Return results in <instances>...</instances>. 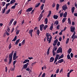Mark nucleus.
Wrapping results in <instances>:
<instances>
[{"mask_svg": "<svg viewBox=\"0 0 77 77\" xmlns=\"http://www.w3.org/2000/svg\"><path fill=\"white\" fill-rule=\"evenodd\" d=\"M46 37L47 38V41H49L48 43H50L52 40V36L49 34L47 32L46 34Z\"/></svg>", "mask_w": 77, "mask_h": 77, "instance_id": "1", "label": "nucleus"}, {"mask_svg": "<svg viewBox=\"0 0 77 77\" xmlns=\"http://www.w3.org/2000/svg\"><path fill=\"white\" fill-rule=\"evenodd\" d=\"M14 51H13L11 53L9 54V62L8 64H11V62H12V56H13V54L14 53Z\"/></svg>", "mask_w": 77, "mask_h": 77, "instance_id": "2", "label": "nucleus"}, {"mask_svg": "<svg viewBox=\"0 0 77 77\" xmlns=\"http://www.w3.org/2000/svg\"><path fill=\"white\" fill-rule=\"evenodd\" d=\"M17 56V51H15L13 55V60H16L18 58V56Z\"/></svg>", "mask_w": 77, "mask_h": 77, "instance_id": "3", "label": "nucleus"}, {"mask_svg": "<svg viewBox=\"0 0 77 77\" xmlns=\"http://www.w3.org/2000/svg\"><path fill=\"white\" fill-rule=\"evenodd\" d=\"M75 27H72L71 26L70 27V31L72 32H75Z\"/></svg>", "mask_w": 77, "mask_h": 77, "instance_id": "4", "label": "nucleus"}, {"mask_svg": "<svg viewBox=\"0 0 77 77\" xmlns=\"http://www.w3.org/2000/svg\"><path fill=\"white\" fill-rule=\"evenodd\" d=\"M57 53H62V49L61 48H59L58 50L57 51Z\"/></svg>", "mask_w": 77, "mask_h": 77, "instance_id": "5", "label": "nucleus"}, {"mask_svg": "<svg viewBox=\"0 0 77 77\" xmlns=\"http://www.w3.org/2000/svg\"><path fill=\"white\" fill-rule=\"evenodd\" d=\"M75 33H76L75 32L72 35V38L74 39L77 38V35H75Z\"/></svg>", "mask_w": 77, "mask_h": 77, "instance_id": "6", "label": "nucleus"}, {"mask_svg": "<svg viewBox=\"0 0 77 77\" xmlns=\"http://www.w3.org/2000/svg\"><path fill=\"white\" fill-rule=\"evenodd\" d=\"M62 9L63 10H64V11H65L66 9H68V7L66 5H63L62 7Z\"/></svg>", "mask_w": 77, "mask_h": 77, "instance_id": "7", "label": "nucleus"}, {"mask_svg": "<svg viewBox=\"0 0 77 77\" xmlns=\"http://www.w3.org/2000/svg\"><path fill=\"white\" fill-rule=\"evenodd\" d=\"M57 41H58V40L57 39H56L54 41V43H53V45H54V46H55V45L57 44Z\"/></svg>", "mask_w": 77, "mask_h": 77, "instance_id": "8", "label": "nucleus"}, {"mask_svg": "<svg viewBox=\"0 0 77 77\" xmlns=\"http://www.w3.org/2000/svg\"><path fill=\"white\" fill-rule=\"evenodd\" d=\"M33 30L32 29H30L29 30V34H30V36L31 37H32V33H33Z\"/></svg>", "mask_w": 77, "mask_h": 77, "instance_id": "9", "label": "nucleus"}, {"mask_svg": "<svg viewBox=\"0 0 77 77\" xmlns=\"http://www.w3.org/2000/svg\"><path fill=\"white\" fill-rule=\"evenodd\" d=\"M29 65V63H27L26 64H25L23 66V68H24L25 69H26L27 68V66H28V65Z\"/></svg>", "mask_w": 77, "mask_h": 77, "instance_id": "10", "label": "nucleus"}, {"mask_svg": "<svg viewBox=\"0 0 77 77\" xmlns=\"http://www.w3.org/2000/svg\"><path fill=\"white\" fill-rule=\"evenodd\" d=\"M32 9H33V8L32 7L29 8L26 10V11L30 12V11H32Z\"/></svg>", "mask_w": 77, "mask_h": 77, "instance_id": "11", "label": "nucleus"}, {"mask_svg": "<svg viewBox=\"0 0 77 77\" xmlns=\"http://www.w3.org/2000/svg\"><path fill=\"white\" fill-rule=\"evenodd\" d=\"M44 27V25L42 24L40 25V30L41 31H42V28Z\"/></svg>", "mask_w": 77, "mask_h": 77, "instance_id": "12", "label": "nucleus"}, {"mask_svg": "<svg viewBox=\"0 0 77 77\" xmlns=\"http://www.w3.org/2000/svg\"><path fill=\"white\" fill-rule=\"evenodd\" d=\"M72 51V49H71V48H69L67 51V53L68 54H69L71 53V52Z\"/></svg>", "mask_w": 77, "mask_h": 77, "instance_id": "13", "label": "nucleus"}, {"mask_svg": "<svg viewBox=\"0 0 77 77\" xmlns=\"http://www.w3.org/2000/svg\"><path fill=\"white\" fill-rule=\"evenodd\" d=\"M14 20V19H11V20L10 21V23L9 24V26H11V25L12 24V22H13V21Z\"/></svg>", "mask_w": 77, "mask_h": 77, "instance_id": "14", "label": "nucleus"}, {"mask_svg": "<svg viewBox=\"0 0 77 77\" xmlns=\"http://www.w3.org/2000/svg\"><path fill=\"white\" fill-rule=\"evenodd\" d=\"M54 57H51L50 59V62H53V61H54Z\"/></svg>", "mask_w": 77, "mask_h": 77, "instance_id": "15", "label": "nucleus"}, {"mask_svg": "<svg viewBox=\"0 0 77 77\" xmlns=\"http://www.w3.org/2000/svg\"><path fill=\"white\" fill-rule=\"evenodd\" d=\"M20 41V39H19L18 40H17L15 43V45H17V44H18V42H19Z\"/></svg>", "mask_w": 77, "mask_h": 77, "instance_id": "16", "label": "nucleus"}, {"mask_svg": "<svg viewBox=\"0 0 77 77\" xmlns=\"http://www.w3.org/2000/svg\"><path fill=\"white\" fill-rule=\"evenodd\" d=\"M53 17L54 19H57L58 18V16L55 15L53 16Z\"/></svg>", "mask_w": 77, "mask_h": 77, "instance_id": "17", "label": "nucleus"}, {"mask_svg": "<svg viewBox=\"0 0 77 77\" xmlns=\"http://www.w3.org/2000/svg\"><path fill=\"white\" fill-rule=\"evenodd\" d=\"M74 10H75V7H72V8L71 9V11L72 14L74 13Z\"/></svg>", "mask_w": 77, "mask_h": 77, "instance_id": "18", "label": "nucleus"}, {"mask_svg": "<svg viewBox=\"0 0 77 77\" xmlns=\"http://www.w3.org/2000/svg\"><path fill=\"white\" fill-rule=\"evenodd\" d=\"M50 48L49 47L48 50V51L47 52V55H48L49 54V53H50L49 51H50Z\"/></svg>", "mask_w": 77, "mask_h": 77, "instance_id": "19", "label": "nucleus"}, {"mask_svg": "<svg viewBox=\"0 0 77 77\" xmlns=\"http://www.w3.org/2000/svg\"><path fill=\"white\" fill-rule=\"evenodd\" d=\"M66 15H67V12H65L63 14V17H66Z\"/></svg>", "mask_w": 77, "mask_h": 77, "instance_id": "20", "label": "nucleus"}, {"mask_svg": "<svg viewBox=\"0 0 77 77\" xmlns=\"http://www.w3.org/2000/svg\"><path fill=\"white\" fill-rule=\"evenodd\" d=\"M39 5H40V3H38L36 4L35 7V8H38V7H39Z\"/></svg>", "mask_w": 77, "mask_h": 77, "instance_id": "21", "label": "nucleus"}, {"mask_svg": "<svg viewBox=\"0 0 77 77\" xmlns=\"http://www.w3.org/2000/svg\"><path fill=\"white\" fill-rule=\"evenodd\" d=\"M63 62V59H61L60 60H59V61H58V63H62V62Z\"/></svg>", "mask_w": 77, "mask_h": 77, "instance_id": "22", "label": "nucleus"}, {"mask_svg": "<svg viewBox=\"0 0 77 77\" xmlns=\"http://www.w3.org/2000/svg\"><path fill=\"white\" fill-rule=\"evenodd\" d=\"M67 59H70V60H71V58L70 57V55L69 54H68L67 55Z\"/></svg>", "mask_w": 77, "mask_h": 77, "instance_id": "23", "label": "nucleus"}, {"mask_svg": "<svg viewBox=\"0 0 77 77\" xmlns=\"http://www.w3.org/2000/svg\"><path fill=\"white\" fill-rule=\"evenodd\" d=\"M15 2V0H12L10 2V4H13Z\"/></svg>", "mask_w": 77, "mask_h": 77, "instance_id": "24", "label": "nucleus"}, {"mask_svg": "<svg viewBox=\"0 0 77 77\" xmlns=\"http://www.w3.org/2000/svg\"><path fill=\"white\" fill-rule=\"evenodd\" d=\"M68 23L69 24H71V19H70V18H69L68 20Z\"/></svg>", "mask_w": 77, "mask_h": 77, "instance_id": "25", "label": "nucleus"}, {"mask_svg": "<svg viewBox=\"0 0 77 77\" xmlns=\"http://www.w3.org/2000/svg\"><path fill=\"white\" fill-rule=\"evenodd\" d=\"M27 62H29V60H25L23 63H27Z\"/></svg>", "mask_w": 77, "mask_h": 77, "instance_id": "26", "label": "nucleus"}, {"mask_svg": "<svg viewBox=\"0 0 77 77\" xmlns=\"http://www.w3.org/2000/svg\"><path fill=\"white\" fill-rule=\"evenodd\" d=\"M59 8V5L58 4L57 5L56 10L57 11L58 10Z\"/></svg>", "mask_w": 77, "mask_h": 77, "instance_id": "27", "label": "nucleus"}, {"mask_svg": "<svg viewBox=\"0 0 77 77\" xmlns=\"http://www.w3.org/2000/svg\"><path fill=\"white\" fill-rule=\"evenodd\" d=\"M58 24H59V22L57 20L54 23V24H56V25H57Z\"/></svg>", "mask_w": 77, "mask_h": 77, "instance_id": "28", "label": "nucleus"}, {"mask_svg": "<svg viewBox=\"0 0 77 77\" xmlns=\"http://www.w3.org/2000/svg\"><path fill=\"white\" fill-rule=\"evenodd\" d=\"M63 54H62L58 58V59H61V58H63Z\"/></svg>", "mask_w": 77, "mask_h": 77, "instance_id": "29", "label": "nucleus"}, {"mask_svg": "<svg viewBox=\"0 0 77 77\" xmlns=\"http://www.w3.org/2000/svg\"><path fill=\"white\" fill-rule=\"evenodd\" d=\"M20 30H19L18 29H17L16 31V35H18V34H19V32H20Z\"/></svg>", "mask_w": 77, "mask_h": 77, "instance_id": "30", "label": "nucleus"}, {"mask_svg": "<svg viewBox=\"0 0 77 77\" xmlns=\"http://www.w3.org/2000/svg\"><path fill=\"white\" fill-rule=\"evenodd\" d=\"M26 40L24 39L23 40V42H22V45H24L25 44V41Z\"/></svg>", "mask_w": 77, "mask_h": 77, "instance_id": "31", "label": "nucleus"}, {"mask_svg": "<svg viewBox=\"0 0 77 77\" xmlns=\"http://www.w3.org/2000/svg\"><path fill=\"white\" fill-rule=\"evenodd\" d=\"M48 22V20L47 19V18H46L45 19V24H47Z\"/></svg>", "mask_w": 77, "mask_h": 77, "instance_id": "32", "label": "nucleus"}, {"mask_svg": "<svg viewBox=\"0 0 77 77\" xmlns=\"http://www.w3.org/2000/svg\"><path fill=\"white\" fill-rule=\"evenodd\" d=\"M55 50V51H56L57 50V46H54L53 49V50Z\"/></svg>", "mask_w": 77, "mask_h": 77, "instance_id": "33", "label": "nucleus"}, {"mask_svg": "<svg viewBox=\"0 0 77 77\" xmlns=\"http://www.w3.org/2000/svg\"><path fill=\"white\" fill-rule=\"evenodd\" d=\"M17 35H16L15 37L12 40V41H15L17 40Z\"/></svg>", "mask_w": 77, "mask_h": 77, "instance_id": "34", "label": "nucleus"}, {"mask_svg": "<svg viewBox=\"0 0 77 77\" xmlns=\"http://www.w3.org/2000/svg\"><path fill=\"white\" fill-rule=\"evenodd\" d=\"M66 20V18H63L62 20L63 23L64 22H65Z\"/></svg>", "mask_w": 77, "mask_h": 77, "instance_id": "35", "label": "nucleus"}, {"mask_svg": "<svg viewBox=\"0 0 77 77\" xmlns=\"http://www.w3.org/2000/svg\"><path fill=\"white\" fill-rule=\"evenodd\" d=\"M44 5L43 4L41 7V10H43V8H44Z\"/></svg>", "mask_w": 77, "mask_h": 77, "instance_id": "36", "label": "nucleus"}, {"mask_svg": "<svg viewBox=\"0 0 77 77\" xmlns=\"http://www.w3.org/2000/svg\"><path fill=\"white\" fill-rule=\"evenodd\" d=\"M45 1H46V0H40L41 2H42L43 3H45Z\"/></svg>", "mask_w": 77, "mask_h": 77, "instance_id": "37", "label": "nucleus"}, {"mask_svg": "<svg viewBox=\"0 0 77 77\" xmlns=\"http://www.w3.org/2000/svg\"><path fill=\"white\" fill-rule=\"evenodd\" d=\"M10 11H11V9L8 10L6 13V14H8L10 12Z\"/></svg>", "mask_w": 77, "mask_h": 77, "instance_id": "38", "label": "nucleus"}, {"mask_svg": "<svg viewBox=\"0 0 77 77\" xmlns=\"http://www.w3.org/2000/svg\"><path fill=\"white\" fill-rule=\"evenodd\" d=\"M48 27V25H45L44 26V30H46V29Z\"/></svg>", "mask_w": 77, "mask_h": 77, "instance_id": "39", "label": "nucleus"}, {"mask_svg": "<svg viewBox=\"0 0 77 77\" xmlns=\"http://www.w3.org/2000/svg\"><path fill=\"white\" fill-rule=\"evenodd\" d=\"M42 18V14H41L38 18L41 19Z\"/></svg>", "mask_w": 77, "mask_h": 77, "instance_id": "40", "label": "nucleus"}, {"mask_svg": "<svg viewBox=\"0 0 77 77\" xmlns=\"http://www.w3.org/2000/svg\"><path fill=\"white\" fill-rule=\"evenodd\" d=\"M69 38H67L66 39V44H67L68 43V42H69Z\"/></svg>", "mask_w": 77, "mask_h": 77, "instance_id": "41", "label": "nucleus"}, {"mask_svg": "<svg viewBox=\"0 0 77 77\" xmlns=\"http://www.w3.org/2000/svg\"><path fill=\"white\" fill-rule=\"evenodd\" d=\"M52 53L53 54V56H54L56 54V53H55V52H54V50H53Z\"/></svg>", "mask_w": 77, "mask_h": 77, "instance_id": "42", "label": "nucleus"}, {"mask_svg": "<svg viewBox=\"0 0 77 77\" xmlns=\"http://www.w3.org/2000/svg\"><path fill=\"white\" fill-rule=\"evenodd\" d=\"M53 28V25H51L50 28V30H52Z\"/></svg>", "mask_w": 77, "mask_h": 77, "instance_id": "43", "label": "nucleus"}, {"mask_svg": "<svg viewBox=\"0 0 77 77\" xmlns=\"http://www.w3.org/2000/svg\"><path fill=\"white\" fill-rule=\"evenodd\" d=\"M59 57V55L58 54H57L55 59H58V58Z\"/></svg>", "mask_w": 77, "mask_h": 77, "instance_id": "44", "label": "nucleus"}, {"mask_svg": "<svg viewBox=\"0 0 77 77\" xmlns=\"http://www.w3.org/2000/svg\"><path fill=\"white\" fill-rule=\"evenodd\" d=\"M59 69H57V70L56 71V74H57L58 72H59Z\"/></svg>", "mask_w": 77, "mask_h": 77, "instance_id": "45", "label": "nucleus"}, {"mask_svg": "<svg viewBox=\"0 0 77 77\" xmlns=\"http://www.w3.org/2000/svg\"><path fill=\"white\" fill-rule=\"evenodd\" d=\"M40 33V31H39V30L38 29L37 30V34L39 36V34Z\"/></svg>", "mask_w": 77, "mask_h": 77, "instance_id": "46", "label": "nucleus"}, {"mask_svg": "<svg viewBox=\"0 0 77 77\" xmlns=\"http://www.w3.org/2000/svg\"><path fill=\"white\" fill-rule=\"evenodd\" d=\"M55 5H56V4H55V3H53L52 5V7H53V8H54Z\"/></svg>", "mask_w": 77, "mask_h": 77, "instance_id": "47", "label": "nucleus"}, {"mask_svg": "<svg viewBox=\"0 0 77 77\" xmlns=\"http://www.w3.org/2000/svg\"><path fill=\"white\" fill-rule=\"evenodd\" d=\"M60 17H62V16H63V12L62 13H60Z\"/></svg>", "mask_w": 77, "mask_h": 77, "instance_id": "48", "label": "nucleus"}, {"mask_svg": "<svg viewBox=\"0 0 77 77\" xmlns=\"http://www.w3.org/2000/svg\"><path fill=\"white\" fill-rule=\"evenodd\" d=\"M16 7V6L14 5L11 7V9H15V8Z\"/></svg>", "mask_w": 77, "mask_h": 77, "instance_id": "49", "label": "nucleus"}, {"mask_svg": "<svg viewBox=\"0 0 77 77\" xmlns=\"http://www.w3.org/2000/svg\"><path fill=\"white\" fill-rule=\"evenodd\" d=\"M5 11H6V8H4L2 11V14H4L5 12Z\"/></svg>", "mask_w": 77, "mask_h": 77, "instance_id": "50", "label": "nucleus"}, {"mask_svg": "<svg viewBox=\"0 0 77 77\" xmlns=\"http://www.w3.org/2000/svg\"><path fill=\"white\" fill-rule=\"evenodd\" d=\"M11 47H12V45H11V43H10V45H9V46L8 47L9 49H11Z\"/></svg>", "mask_w": 77, "mask_h": 77, "instance_id": "51", "label": "nucleus"}, {"mask_svg": "<svg viewBox=\"0 0 77 77\" xmlns=\"http://www.w3.org/2000/svg\"><path fill=\"white\" fill-rule=\"evenodd\" d=\"M22 12V10H21L18 13V14H20L19 15H21V14Z\"/></svg>", "mask_w": 77, "mask_h": 77, "instance_id": "52", "label": "nucleus"}, {"mask_svg": "<svg viewBox=\"0 0 77 77\" xmlns=\"http://www.w3.org/2000/svg\"><path fill=\"white\" fill-rule=\"evenodd\" d=\"M59 27H60V25H58L57 26V29H59Z\"/></svg>", "mask_w": 77, "mask_h": 77, "instance_id": "53", "label": "nucleus"}, {"mask_svg": "<svg viewBox=\"0 0 77 77\" xmlns=\"http://www.w3.org/2000/svg\"><path fill=\"white\" fill-rule=\"evenodd\" d=\"M63 72V68H61V70L60 71V73H61Z\"/></svg>", "mask_w": 77, "mask_h": 77, "instance_id": "54", "label": "nucleus"}, {"mask_svg": "<svg viewBox=\"0 0 77 77\" xmlns=\"http://www.w3.org/2000/svg\"><path fill=\"white\" fill-rule=\"evenodd\" d=\"M2 3L3 6H4L5 5V4H6V2H2Z\"/></svg>", "mask_w": 77, "mask_h": 77, "instance_id": "55", "label": "nucleus"}, {"mask_svg": "<svg viewBox=\"0 0 77 77\" xmlns=\"http://www.w3.org/2000/svg\"><path fill=\"white\" fill-rule=\"evenodd\" d=\"M70 56H71V57H72H72H73V54H72V53H71Z\"/></svg>", "mask_w": 77, "mask_h": 77, "instance_id": "56", "label": "nucleus"}, {"mask_svg": "<svg viewBox=\"0 0 77 77\" xmlns=\"http://www.w3.org/2000/svg\"><path fill=\"white\" fill-rule=\"evenodd\" d=\"M60 42H58L57 43V46H59V45H60Z\"/></svg>", "mask_w": 77, "mask_h": 77, "instance_id": "57", "label": "nucleus"}, {"mask_svg": "<svg viewBox=\"0 0 77 77\" xmlns=\"http://www.w3.org/2000/svg\"><path fill=\"white\" fill-rule=\"evenodd\" d=\"M35 64H36V62L32 63L31 65H32V66H33V65H35Z\"/></svg>", "mask_w": 77, "mask_h": 77, "instance_id": "58", "label": "nucleus"}, {"mask_svg": "<svg viewBox=\"0 0 77 77\" xmlns=\"http://www.w3.org/2000/svg\"><path fill=\"white\" fill-rule=\"evenodd\" d=\"M70 74V73L69 72L67 73V76L68 77H69Z\"/></svg>", "mask_w": 77, "mask_h": 77, "instance_id": "59", "label": "nucleus"}, {"mask_svg": "<svg viewBox=\"0 0 77 77\" xmlns=\"http://www.w3.org/2000/svg\"><path fill=\"white\" fill-rule=\"evenodd\" d=\"M5 72H7V71H8V68H7V67H5Z\"/></svg>", "mask_w": 77, "mask_h": 77, "instance_id": "60", "label": "nucleus"}, {"mask_svg": "<svg viewBox=\"0 0 77 77\" xmlns=\"http://www.w3.org/2000/svg\"><path fill=\"white\" fill-rule=\"evenodd\" d=\"M26 71H29V70H30V68H27L26 69Z\"/></svg>", "mask_w": 77, "mask_h": 77, "instance_id": "61", "label": "nucleus"}, {"mask_svg": "<svg viewBox=\"0 0 77 77\" xmlns=\"http://www.w3.org/2000/svg\"><path fill=\"white\" fill-rule=\"evenodd\" d=\"M59 40L60 41H62V37H60L59 39Z\"/></svg>", "mask_w": 77, "mask_h": 77, "instance_id": "62", "label": "nucleus"}, {"mask_svg": "<svg viewBox=\"0 0 77 77\" xmlns=\"http://www.w3.org/2000/svg\"><path fill=\"white\" fill-rule=\"evenodd\" d=\"M45 73H44L43 74L42 77H45Z\"/></svg>", "mask_w": 77, "mask_h": 77, "instance_id": "63", "label": "nucleus"}, {"mask_svg": "<svg viewBox=\"0 0 77 77\" xmlns=\"http://www.w3.org/2000/svg\"><path fill=\"white\" fill-rule=\"evenodd\" d=\"M17 62V60H15L13 62V65H15V63Z\"/></svg>", "mask_w": 77, "mask_h": 77, "instance_id": "64", "label": "nucleus"}]
</instances>
